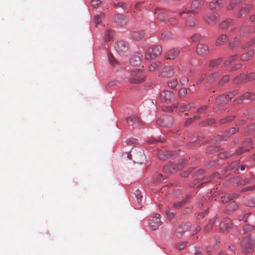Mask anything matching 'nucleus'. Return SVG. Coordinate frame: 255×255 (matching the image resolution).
Returning a JSON list of instances; mask_svg holds the SVG:
<instances>
[{"instance_id":"obj_56","label":"nucleus","mask_w":255,"mask_h":255,"mask_svg":"<svg viewBox=\"0 0 255 255\" xmlns=\"http://www.w3.org/2000/svg\"><path fill=\"white\" fill-rule=\"evenodd\" d=\"M229 81V76L228 75H225L220 80V81L219 82V85L221 86H222L228 82Z\"/></svg>"},{"instance_id":"obj_35","label":"nucleus","mask_w":255,"mask_h":255,"mask_svg":"<svg viewBox=\"0 0 255 255\" xmlns=\"http://www.w3.org/2000/svg\"><path fill=\"white\" fill-rule=\"evenodd\" d=\"M235 182L238 186H243L247 184L251 183V179L249 178L242 179L241 178H237L235 179Z\"/></svg>"},{"instance_id":"obj_8","label":"nucleus","mask_w":255,"mask_h":255,"mask_svg":"<svg viewBox=\"0 0 255 255\" xmlns=\"http://www.w3.org/2000/svg\"><path fill=\"white\" fill-rule=\"evenodd\" d=\"M183 167L182 164L169 163L163 167V172L167 174L172 173Z\"/></svg>"},{"instance_id":"obj_3","label":"nucleus","mask_w":255,"mask_h":255,"mask_svg":"<svg viewBox=\"0 0 255 255\" xmlns=\"http://www.w3.org/2000/svg\"><path fill=\"white\" fill-rule=\"evenodd\" d=\"M131 77L128 78V81L131 84H138L143 82L146 76L144 75L139 69H135L131 71Z\"/></svg>"},{"instance_id":"obj_16","label":"nucleus","mask_w":255,"mask_h":255,"mask_svg":"<svg viewBox=\"0 0 255 255\" xmlns=\"http://www.w3.org/2000/svg\"><path fill=\"white\" fill-rule=\"evenodd\" d=\"M244 100H255V94L247 92L242 96L239 97L236 100V102L237 104L242 103Z\"/></svg>"},{"instance_id":"obj_22","label":"nucleus","mask_w":255,"mask_h":255,"mask_svg":"<svg viewBox=\"0 0 255 255\" xmlns=\"http://www.w3.org/2000/svg\"><path fill=\"white\" fill-rule=\"evenodd\" d=\"M255 50L254 49H250L247 52L243 53L240 55V59L243 61H248L250 60L254 55Z\"/></svg>"},{"instance_id":"obj_26","label":"nucleus","mask_w":255,"mask_h":255,"mask_svg":"<svg viewBox=\"0 0 255 255\" xmlns=\"http://www.w3.org/2000/svg\"><path fill=\"white\" fill-rule=\"evenodd\" d=\"M233 82L235 84H241L247 83L246 75L240 74L239 75L237 76L234 78Z\"/></svg>"},{"instance_id":"obj_21","label":"nucleus","mask_w":255,"mask_h":255,"mask_svg":"<svg viewBox=\"0 0 255 255\" xmlns=\"http://www.w3.org/2000/svg\"><path fill=\"white\" fill-rule=\"evenodd\" d=\"M176 13L175 12L168 14V18L166 19V23L171 26H175L179 23V20L176 18Z\"/></svg>"},{"instance_id":"obj_62","label":"nucleus","mask_w":255,"mask_h":255,"mask_svg":"<svg viewBox=\"0 0 255 255\" xmlns=\"http://www.w3.org/2000/svg\"><path fill=\"white\" fill-rule=\"evenodd\" d=\"M187 242H180L177 244L176 248L179 250H184L187 246Z\"/></svg>"},{"instance_id":"obj_49","label":"nucleus","mask_w":255,"mask_h":255,"mask_svg":"<svg viewBox=\"0 0 255 255\" xmlns=\"http://www.w3.org/2000/svg\"><path fill=\"white\" fill-rule=\"evenodd\" d=\"M238 207V205L235 201L231 202L228 205L227 210L229 212H232L236 210Z\"/></svg>"},{"instance_id":"obj_2","label":"nucleus","mask_w":255,"mask_h":255,"mask_svg":"<svg viewBox=\"0 0 255 255\" xmlns=\"http://www.w3.org/2000/svg\"><path fill=\"white\" fill-rule=\"evenodd\" d=\"M254 244L255 242L250 237L244 238L241 243L242 251L245 254L252 253L254 249Z\"/></svg>"},{"instance_id":"obj_38","label":"nucleus","mask_w":255,"mask_h":255,"mask_svg":"<svg viewBox=\"0 0 255 255\" xmlns=\"http://www.w3.org/2000/svg\"><path fill=\"white\" fill-rule=\"evenodd\" d=\"M239 57L237 54L229 56L226 60L224 62V65L227 66L231 64L232 63L236 61Z\"/></svg>"},{"instance_id":"obj_41","label":"nucleus","mask_w":255,"mask_h":255,"mask_svg":"<svg viewBox=\"0 0 255 255\" xmlns=\"http://www.w3.org/2000/svg\"><path fill=\"white\" fill-rule=\"evenodd\" d=\"M216 219H217V217H215V218L211 219L209 221L208 224H207L205 227L204 230L206 232H208L212 229V227L215 224V220Z\"/></svg>"},{"instance_id":"obj_36","label":"nucleus","mask_w":255,"mask_h":255,"mask_svg":"<svg viewBox=\"0 0 255 255\" xmlns=\"http://www.w3.org/2000/svg\"><path fill=\"white\" fill-rule=\"evenodd\" d=\"M228 40V36L226 34H221L217 38L216 45L220 46Z\"/></svg>"},{"instance_id":"obj_7","label":"nucleus","mask_w":255,"mask_h":255,"mask_svg":"<svg viewBox=\"0 0 255 255\" xmlns=\"http://www.w3.org/2000/svg\"><path fill=\"white\" fill-rule=\"evenodd\" d=\"M161 224L160 215L157 213L155 214L153 216H152L149 222L150 227L152 230H156Z\"/></svg>"},{"instance_id":"obj_18","label":"nucleus","mask_w":255,"mask_h":255,"mask_svg":"<svg viewBox=\"0 0 255 255\" xmlns=\"http://www.w3.org/2000/svg\"><path fill=\"white\" fill-rule=\"evenodd\" d=\"M127 123L131 126L138 127L141 124V121L138 117L135 116H131L126 119Z\"/></svg>"},{"instance_id":"obj_44","label":"nucleus","mask_w":255,"mask_h":255,"mask_svg":"<svg viewBox=\"0 0 255 255\" xmlns=\"http://www.w3.org/2000/svg\"><path fill=\"white\" fill-rule=\"evenodd\" d=\"M223 58L220 57L215 60H213L210 61L209 64V67L210 68H214L216 66H218L222 61Z\"/></svg>"},{"instance_id":"obj_9","label":"nucleus","mask_w":255,"mask_h":255,"mask_svg":"<svg viewBox=\"0 0 255 255\" xmlns=\"http://www.w3.org/2000/svg\"><path fill=\"white\" fill-rule=\"evenodd\" d=\"M205 22L210 25H214L219 19V15L215 13H208L203 16Z\"/></svg>"},{"instance_id":"obj_43","label":"nucleus","mask_w":255,"mask_h":255,"mask_svg":"<svg viewBox=\"0 0 255 255\" xmlns=\"http://www.w3.org/2000/svg\"><path fill=\"white\" fill-rule=\"evenodd\" d=\"M105 15L104 13L101 12L99 15H97L95 16L94 22L96 25L97 26L98 24L101 23L102 20L105 18Z\"/></svg>"},{"instance_id":"obj_45","label":"nucleus","mask_w":255,"mask_h":255,"mask_svg":"<svg viewBox=\"0 0 255 255\" xmlns=\"http://www.w3.org/2000/svg\"><path fill=\"white\" fill-rule=\"evenodd\" d=\"M255 44V37L254 38H252V39L250 40L249 41H247V42L243 43L242 45V48L243 50H245L246 49L249 48L250 47H251L252 45Z\"/></svg>"},{"instance_id":"obj_54","label":"nucleus","mask_w":255,"mask_h":255,"mask_svg":"<svg viewBox=\"0 0 255 255\" xmlns=\"http://www.w3.org/2000/svg\"><path fill=\"white\" fill-rule=\"evenodd\" d=\"M235 119L234 116H229L220 120V124H224L233 121Z\"/></svg>"},{"instance_id":"obj_15","label":"nucleus","mask_w":255,"mask_h":255,"mask_svg":"<svg viewBox=\"0 0 255 255\" xmlns=\"http://www.w3.org/2000/svg\"><path fill=\"white\" fill-rule=\"evenodd\" d=\"M241 45V40L237 36H235L229 42L228 47L230 49L234 50L239 48Z\"/></svg>"},{"instance_id":"obj_24","label":"nucleus","mask_w":255,"mask_h":255,"mask_svg":"<svg viewBox=\"0 0 255 255\" xmlns=\"http://www.w3.org/2000/svg\"><path fill=\"white\" fill-rule=\"evenodd\" d=\"M154 12L157 14V18L158 20L166 23V21L168 18V14H166L162 10L157 8L155 9Z\"/></svg>"},{"instance_id":"obj_46","label":"nucleus","mask_w":255,"mask_h":255,"mask_svg":"<svg viewBox=\"0 0 255 255\" xmlns=\"http://www.w3.org/2000/svg\"><path fill=\"white\" fill-rule=\"evenodd\" d=\"M220 199L221 202L222 203H226L228 201L232 200L233 199V196L229 194L223 195L221 196Z\"/></svg>"},{"instance_id":"obj_37","label":"nucleus","mask_w":255,"mask_h":255,"mask_svg":"<svg viewBox=\"0 0 255 255\" xmlns=\"http://www.w3.org/2000/svg\"><path fill=\"white\" fill-rule=\"evenodd\" d=\"M220 75L219 71L215 72L212 74L209 75L207 78V80L209 83L214 82Z\"/></svg>"},{"instance_id":"obj_11","label":"nucleus","mask_w":255,"mask_h":255,"mask_svg":"<svg viewBox=\"0 0 255 255\" xmlns=\"http://www.w3.org/2000/svg\"><path fill=\"white\" fill-rule=\"evenodd\" d=\"M113 20L115 23L121 26L126 25L128 21V18L121 14H116L113 18Z\"/></svg>"},{"instance_id":"obj_47","label":"nucleus","mask_w":255,"mask_h":255,"mask_svg":"<svg viewBox=\"0 0 255 255\" xmlns=\"http://www.w3.org/2000/svg\"><path fill=\"white\" fill-rule=\"evenodd\" d=\"M173 34L169 31H165L161 34V38L163 40H168L172 38Z\"/></svg>"},{"instance_id":"obj_27","label":"nucleus","mask_w":255,"mask_h":255,"mask_svg":"<svg viewBox=\"0 0 255 255\" xmlns=\"http://www.w3.org/2000/svg\"><path fill=\"white\" fill-rule=\"evenodd\" d=\"M157 155L160 159L164 160L170 157L171 153L165 149H160L158 151Z\"/></svg>"},{"instance_id":"obj_32","label":"nucleus","mask_w":255,"mask_h":255,"mask_svg":"<svg viewBox=\"0 0 255 255\" xmlns=\"http://www.w3.org/2000/svg\"><path fill=\"white\" fill-rule=\"evenodd\" d=\"M197 24V20L195 19V17L192 15L189 16L185 22L186 25L189 27L195 26Z\"/></svg>"},{"instance_id":"obj_52","label":"nucleus","mask_w":255,"mask_h":255,"mask_svg":"<svg viewBox=\"0 0 255 255\" xmlns=\"http://www.w3.org/2000/svg\"><path fill=\"white\" fill-rule=\"evenodd\" d=\"M247 83L255 80V72L246 74Z\"/></svg>"},{"instance_id":"obj_64","label":"nucleus","mask_w":255,"mask_h":255,"mask_svg":"<svg viewBox=\"0 0 255 255\" xmlns=\"http://www.w3.org/2000/svg\"><path fill=\"white\" fill-rule=\"evenodd\" d=\"M108 56L109 62L113 66H115L118 63L117 61L112 54H109Z\"/></svg>"},{"instance_id":"obj_53","label":"nucleus","mask_w":255,"mask_h":255,"mask_svg":"<svg viewBox=\"0 0 255 255\" xmlns=\"http://www.w3.org/2000/svg\"><path fill=\"white\" fill-rule=\"evenodd\" d=\"M188 94V90L186 88H181L178 91V96L180 98H184Z\"/></svg>"},{"instance_id":"obj_13","label":"nucleus","mask_w":255,"mask_h":255,"mask_svg":"<svg viewBox=\"0 0 255 255\" xmlns=\"http://www.w3.org/2000/svg\"><path fill=\"white\" fill-rule=\"evenodd\" d=\"M180 54L179 50L177 48H172L165 53L164 57L166 59L174 60Z\"/></svg>"},{"instance_id":"obj_28","label":"nucleus","mask_w":255,"mask_h":255,"mask_svg":"<svg viewBox=\"0 0 255 255\" xmlns=\"http://www.w3.org/2000/svg\"><path fill=\"white\" fill-rule=\"evenodd\" d=\"M150 52H153L152 55L156 57L160 55L162 52V47L160 45H157L154 47L149 48L147 49V53H150Z\"/></svg>"},{"instance_id":"obj_58","label":"nucleus","mask_w":255,"mask_h":255,"mask_svg":"<svg viewBox=\"0 0 255 255\" xmlns=\"http://www.w3.org/2000/svg\"><path fill=\"white\" fill-rule=\"evenodd\" d=\"M242 67V64L241 63H238L234 65L232 67L228 69V71L230 72L235 71L240 69Z\"/></svg>"},{"instance_id":"obj_63","label":"nucleus","mask_w":255,"mask_h":255,"mask_svg":"<svg viewBox=\"0 0 255 255\" xmlns=\"http://www.w3.org/2000/svg\"><path fill=\"white\" fill-rule=\"evenodd\" d=\"M252 140L250 138H249V139H247L243 143V146L246 148H248L249 149V148L252 145Z\"/></svg>"},{"instance_id":"obj_42","label":"nucleus","mask_w":255,"mask_h":255,"mask_svg":"<svg viewBox=\"0 0 255 255\" xmlns=\"http://www.w3.org/2000/svg\"><path fill=\"white\" fill-rule=\"evenodd\" d=\"M204 172V171L203 170L200 169L194 173V176L197 177L196 180L197 182H201L202 180H205V179L202 177Z\"/></svg>"},{"instance_id":"obj_39","label":"nucleus","mask_w":255,"mask_h":255,"mask_svg":"<svg viewBox=\"0 0 255 255\" xmlns=\"http://www.w3.org/2000/svg\"><path fill=\"white\" fill-rule=\"evenodd\" d=\"M233 21L231 19H227L223 21L220 24V26L221 28L226 29L232 25Z\"/></svg>"},{"instance_id":"obj_10","label":"nucleus","mask_w":255,"mask_h":255,"mask_svg":"<svg viewBox=\"0 0 255 255\" xmlns=\"http://www.w3.org/2000/svg\"><path fill=\"white\" fill-rule=\"evenodd\" d=\"M174 94L169 91L163 90L160 95V99L162 102L169 103L174 98Z\"/></svg>"},{"instance_id":"obj_14","label":"nucleus","mask_w":255,"mask_h":255,"mask_svg":"<svg viewBox=\"0 0 255 255\" xmlns=\"http://www.w3.org/2000/svg\"><path fill=\"white\" fill-rule=\"evenodd\" d=\"M232 223L230 219L225 218L220 225V230L222 232L228 231L232 227Z\"/></svg>"},{"instance_id":"obj_57","label":"nucleus","mask_w":255,"mask_h":255,"mask_svg":"<svg viewBox=\"0 0 255 255\" xmlns=\"http://www.w3.org/2000/svg\"><path fill=\"white\" fill-rule=\"evenodd\" d=\"M180 83L182 85L187 84L189 81L188 78L185 75H182L179 77Z\"/></svg>"},{"instance_id":"obj_59","label":"nucleus","mask_w":255,"mask_h":255,"mask_svg":"<svg viewBox=\"0 0 255 255\" xmlns=\"http://www.w3.org/2000/svg\"><path fill=\"white\" fill-rule=\"evenodd\" d=\"M181 225L183 227V230L185 232L189 231L191 227V225L189 222L182 223Z\"/></svg>"},{"instance_id":"obj_31","label":"nucleus","mask_w":255,"mask_h":255,"mask_svg":"<svg viewBox=\"0 0 255 255\" xmlns=\"http://www.w3.org/2000/svg\"><path fill=\"white\" fill-rule=\"evenodd\" d=\"M162 66V63L160 61H156L148 65V68L149 71L152 72L157 69H159Z\"/></svg>"},{"instance_id":"obj_17","label":"nucleus","mask_w":255,"mask_h":255,"mask_svg":"<svg viewBox=\"0 0 255 255\" xmlns=\"http://www.w3.org/2000/svg\"><path fill=\"white\" fill-rule=\"evenodd\" d=\"M201 5V1L200 0H194L192 1L191 8H192V10L190 11L189 10H186L181 12H179L178 14L179 16H182L184 13H188L191 12L193 11L194 10H196L199 8Z\"/></svg>"},{"instance_id":"obj_34","label":"nucleus","mask_w":255,"mask_h":255,"mask_svg":"<svg viewBox=\"0 0 255 255\" xmlns=\"http://www.w3.org/2000/svg\"><path fill=\"white\" fill-rule=\"evenodd\" d=\"M238 129L236 128H230L229 130L226 131L225 133L224 136L222 138V139H220V140H227V138L231 136L232 134L235 133Z\"/></svg>"},{"instance_id":"obj_48","label":"nucleus","mask_w":255,"mask_h":255,"mask_svg":"<svg viewBox=\"0 0 255 255\" xmlns=\"http://www.w3.org/2000/svg\"><path fill=\"white\" fill-rule=\"evenodd\" d=\"M183 227L181 226V225H180L179 226V227H178L176 229V230L175 232V236L177 238L181 237L183 236V235L184 234V233H185V232L183 230Z\"/></svg>"},{"instance_id":"obj_29","label":"nucleus","mask_w":255,"mask_h":255,"mask_svg":"<svg viewBox=\"0 0 255 255\" xmlns=\"http://www.w3.org/2000/svg\"><path fill=\"white\" fill-rule=\"evenodd\" d=\"M144 35V32L143 30H137L132 31L131 33V37L135 40L141 39Z\"/></svg>"},{"instance_id":"obj_20","label":"nucleus","mask_w":255,"mask_h":255,"mask_svg":"<svg viewBox=\"0 0 255 255\" xmlns=\"http://www.w3.org/2000/svg\"><path fill=\"white\" fill-rule=\"evenodd\" d=\"M142 55L140 53H136L131 57L130 63L134 66H138L141 62Z\"/></svg>"},{"instance_id":"obj_12","label":"nucleus","mask_w":255,"mask_h":255,"mask_svg":"<svg viewBox=\"0 0 255 255\" xmlns=\"http://www.w3.org/2000/svg\"><path fill=\"white\" fill-rule=\"evenodd\" d=\"M239 36L242 38L247 37L249 34L254 33V31L246 25L242 26L237 31Z\"/></svg>"},{"instance_id":"obj_55","label":"nucleus","mask_w":255,"mask_h":255,"mask_svg":"<svg viewBox=\"0 0 255 255\" xmlns=\"http://www.w3.org/2000/svg\"><path fill=\"white\" fill-rule=\"evenodd\" d=\"M200 117L199 116H195L193 118L188 119L185 123V125L187 126L192 123L194 121L200 119Z\"/></svg>"},{"instance_id":"obj_1","label":"nucleus","mask_w":255,"mask_h":255,"mask_svg":"<svg viewBox=\"0 0 255 255\" xmlns=\"http://www.w3.org/2000/svg\"><path fill=\"white\" fill-rule=\"evenodd\" d=\"M131 152H132V154L126 152L125 153H123V156H127L128 159H131V157L132 156H133V161L134 162H136L140 164L143 163L145 161L146 157L142 149H135Z\"/></svg>"},{"instance_id":"obj_33","label":"nucleus","mask_w":255,"mask_h":255,"mask_svg":"<svg viewBox=\"0 0 255 255\" xmlns=\"http://www.w3.org/2000/svg\"><path fill=\"white\" fill-rule=\"evenodd\" d=\"M190 197V195H187L186 198L183 199L181 201L174 203L173 204V207L176 209H179L182 208L185 204V203L188 202Z\"/></svg>"},{"instance_id":"obj_60","label":"nucleus","mask_w":255,"mask_h":255,"mask_svg":"<svg viewBox=\"0 0 255 255\" xmlns=\"http://www.w3.org/2000/svg\"><path fill=\"white\" fill-rule=\"evenodd\" d=\"M152 54H153V52H150V53L148 54L147 53V49L145 52V55H144L145 60H150L155 58L156 57L152 55Z\"/></svg>"},{"instance_id":"obj_6","label":"nucleus","mask_w":255,"mask_h":255,"mask_svg":"<svg viewBox=\"0 0 255 255\" xmlns=\"http://www.w3.org/2000/svg\"><path fill=\"white\" fill-rule=\"evenodd\" d=\"M179 70L178 66L168 65L165 66L161 74L162 77H170L172 76L176 71Z\"/></svg>"},{"instance_id":"obj_19","label":"nucleus","mask_w":255,"mask_h":255,"mask_svg":"<svg viewBox=\"0 0 255 255\" xmlns=\"http://www.w3.org/2000/svg\"><path fill=\"white\" fill-rule=\"evenodd\" d=\"M197 53L200 56H205L209 52L208 46L205 44L200 43L197 47Z\"/></svg>"},{"instance_id":"obj_30","label":"nucleus","mask_w":255,"mask_h":255,"mask_svg":"<svg viewBox=\"0 0 255 255\" xmlns=\"http://www.w3.org/2000/svg\"><path fill=\"white\" fill-rule=\"evenodd\" d=\"M222 0H213L210 4V7L212 10H218L222 6Z\"/></svg>"},{"instance_id":"obj_25","label":"nucleus","mask_w":255,"mask_h":255,"mask_svg":"<svg viewBox=\"0 0 255 255\" xmlns=\"http://www.w3.org/2000/svg\"><path fill=\"white\" fill-rule=\"evenodd\" d=\"M232 97L230 94H224L219 96L216 99V102L219 105L226 104L229 100H231Z\"/></svg>"},{"instance_id":"obj_4","label":"nucleus","mask_w":255,"mask_h":255,"mask_svg":"<svg viewBox=\"0 0 255 255\" xmlns=\"http://www.w3.org/2000/svg\"><path fill=\"white\" fill-rule=\"evenodd\" d=\"M115 48L119 55H124L128 52L129 45L127 42L121 40L117 42Z\"/></svg>"},{"instance_id":"obj_5","label":"nucleus","mask_w":255,"mask_h":255,"mask_svg":"<svg viewBox=\"0 0 255 255\" xmlns=\"http://www.w3.org/2000/svg\"><path fill=\"white\" fill-rule=\"evenodd\" d=\"M173 119L172 117L164 116L158 118L156 121L158 125L165 128H169L172 124Z\"/></svg>"},{"instance_id":"obj_40","label":"nucleus","mask_w":255,"mask_h":255,"mask_svg":"<svg viewBox=\"0 0 255 255\" xmlns=\"http://www.w3.org/2000/svg\"><path fill=\"white\" fill-rule=\"evenodd\" d=\"M114 32L113 30H107L105 32V40L106 42L110 41L112 40Z\"/></svg>"},{"instance_id":"obj_61","label":"nucleus","mask_w":255,"mask_h":255,"mask_svg":"<svg viewBox=\"0 0 255 255\" xmlns=\"http://www.w3.org/2000/svg\"><path fill=\"white\" fill-rule=\"evenodd\" d=\"M232 154L231 152H223L219 153V156L220 158L224 159L231 156Z\"/></svg>"},{"instance_id":"obj_51","label":"nucleus","mask_w":255,"mask_h":255,"mask_svg":"<svg viewBox=\"0 0 255 255\" xmlns=\"http://www.w3.org/2000/svg\"><path fill=\"white\" fill-rule=\"evenodd\" d=\"M193 107H194V104H188L183 105L180 107V111L181 112L189 111Z\"/></svg>"},{"instance_id":"obj_23","label":"nucleus","mask_w":255,"mask_h":255,"mask_svg":"<svg viewBox=\"0 0 255 255\" xmlns=\"http://www.w3.org/2000/svg\"><path fill=\"white\" fill-rule=\"evenodd\" d=\"M252 8L253 5L252 4H248L242 5L241 7V10L240 12L237 14V16L238 17H241L244 14H246L249 12L252 9Z\"/></svg>"},{"instance_id":"obj_50","label":"nucleus","mask_w":255,"mask_h":255,"mask_svg":"<svg viewBox=\"0 0 255 255\" xmlns=\"http://www.w3.org/2000/svg\"><path fill=\"white\" fill-rule=\"evenodd\" d=\"M178 84V81L177 79H172L168 82V86L171 89L176 88Z\"/></svg>"}]
</instances>
